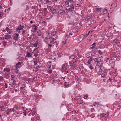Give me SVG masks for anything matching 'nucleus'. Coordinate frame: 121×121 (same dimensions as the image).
Masks as SVG:
<instances>
[{"mask_svg":"<svg viewBox=\"0 0 121 121\" xmlns=\"http://www.w3.org/2000/svg\"><path fill=\"white\" fill-rule=\"evenodd\" d=\"M105 32L106 35L108 37H109L112 35L113 34H110V32H109L108 30H107V31H105Z\"/></svg>","mask_w":121,"mask_h":121,"instance_id":"obj_4","label":"nucleus"},{"mask_svg":"<svg viewBox=\"0 0 121 121\" xmlns=\"http://www.w3.org/2000/svg\"><path fill=\"white\" fill-rule=\"evenodd\" d=\"M50 10L51 11H52V13H55L56 11V10L55 9H54L52 8L50 9Z\"/></svg>","mask_w":121,"mask_h":121,"instance_id":"obj_17","label":"nucleus"},{"mask_svg":"<svg viewBox=\"0 0 121 121\" xmlns=\"http://www.w3.org/2000/svg\"><path fill=\"white\" fill-rule=\"evenodd\" d=\"M38 54L37 52H36L35 53L34 55V56L35 57H36L38 55Z\"/></svg>","mask_w":121,"mask_h":121,"instance_id":"obj_36","label":"nucleus"},{"mask_svg":"<svg viewBox=\"0 0 121 121\" xmlns=\"http://www.w3.org/2000/svg\"><path fill=\"white\" fill-rule=\"evenodd\" d=\"M39 48V47H38V48H35L34 49V50H33V52H34V51H36V52H37L38 51L37 50V49H38Z\"/></svg>","mask_w":121,"mask_h":121,"instance_id":"obj_41","label":"nucleus"},{"mask_svg":"<svg viewBox=\"0 0 121 121\" xmlns=\"http://www.w3.org/2000/svg\"><path fill=\"white\" fill-rule=\"evenodd\" d=\"M32 35L33 36H35V32H33V33Z\"/></svg>","mask_w":121,"mask_h":121,"instance_id":"obj_56","label":"nucleus"},{"mask_svg":"<svg viewBox=\"0 0 121 121\" xmlns=\"http://www.w3.org/2000/svg\"><path fill=\"white\" fill-rule=\"evenodd\" d=\"M42 8H37V9L39 11H41L42 10H41V9Z\"/></svg>","mask_w":121,"mask_h":121,"instance_id":"obj_49","label":"nucleus"},{"mask_svg":"<svg viewBox=\"0 0 121 121\" xmlns=\"http://www.w3.org/2000/svg\"><path fill=\"white\" fill-rule=\"evenodd\" d=\"M95 105L97 104L98 106H99L100 105V104H99V102H95Z\"/></svg>","mask_w":121,"mask_h":121,"instance_id":"obj_37","label":"nucleus"},{"mask_svg":"<svg viewBox=\"0 0 121 121\" xmlns=\"http://www.w3.org/2000/svg\"><path fill=\"white\" fill-rule=\"evenodd\" d=\"M68 1V2L67 3H66V4L67 5H69V3H71L73 1V0H67Z\"/></svg>","mask_w":121,"mask_h":121,"instance_id":"obj_26","label":"nucleus"},{"mask_svg":"<svg viewBox=\"0 0 121 121\" xmlns=\"http://www.w3.org/2000/svg\"><path fill=\"white\" fill-rule=\"evenodd\" d=\"M82 102H77V104H82Z\"/></svg>","mask_w":121,"mask_h":121,"instance_id":"obj_53","label":"nucleus"},{"mask_svg":"<svg viewBox=\"0 0 121 121\" xmlns=\"http://www.w3.org/2000/svg\"><path fill=\"white\" fill-rule=\"evenodd\" d=\"M67 40L66 39H64V40L62 42V44L63 45L66 44L67 43Z\"/></svg>","mask_w":121,"mask_h":121,"instance_id":"obj_24","label":"nucleus"},{"mask_svg":"<svg viewBox=\"0 0 121 121\" xmlns=\"http://www.w3.org/2000/svg\"><path fill=\"white\" fill-rule=\"evenodd\" d=\"M5 88H7V84L6 83H5Z\"/></svg>","mask_w":121,"mask_h":121,"instance_id":"obj_63","label":"nucleus"},{"mask_svg":"<svg viewBox=\"0 0 121 121\" xmlns=\"http://www.w3.org/2000/svg\"><path fill=\"white\" fill-rule=\"evenodd\" d=\"M13 81V82L12 83V84L15 85L14 87L13 88L14 89H15V86H16V88H17V87H18V85L16 84V81H15L14 80H12Z\"/></svg>","mask_w":121,"mask_h":121,"instance_id":"obj_6","label":"nucleus"},{"mask_svg":"<svg viewBox=\"0 0 121 121\" xmlns=\"http://www.w3.org/2000/svg\"><path fill=\"white\" fill-rule=\"evenodd\" d=\"M47 12V9L46 8H45L43 9V13H45Z\"/></svg>","mask_w":121,"mask_h":121,"instance_id":"obj_28","label":"nucleus"},{"mask_svg":"<svg viewBox=\"0 0 121 121\" xmlns=\"http://www.w3.org/2000/svg\"><path fill=\"white\" fill-rule=\"evenodd\" d=\"M98 53L100 55H102L103 53V52L100 50H99L98 51Z\"/></svg>","mask_w":121,"mask_h":121,"instance_id":"obj_27","label":"nucleus"},{"mask_svg":"<svg viewBox=\"0 0 121 121\" xmlns=\"http://www.w3.org/2000/svg\"><path fill=\"white\" fill-rule=\"evenodd\" d=\"M22 109L24 111L23 113H24V115L26 116V112H27V111H26V108L25 107H22Z\"/></svg>","mask_w":121,"mask_h":121,"instance_id":"obj_11","label":"nucleus"},{"mask_svg":"<svg viewBox=\"0 0 121 121\" xmlns=\"http://www.w3.org/2000/svg\"><path fill=\"white\" fill-rule=\"evenodd\" d=\"M5 76H8V74L7 73H5Z\"/></svg>","mask_w":121,"mask_h":121,"instance_id":"obj_64","label":"nucleus"},{"mask_svg":"<svg viewBox=\"0 0 121 121\" xmlns=\"http://www.w3.org/2000/svg\"><path fill=\"white\" fill-rule=\"evenodd\" d=\"M19 27H21V29L22 30H23V29L24 28V26H21V25H20L19 26Z\"/></svg>","mask_w":121,"mask_h":121,"instance_id":"obj_35","label":"nucleus"},{"mask_svg":"<svg viewBox=\"0 0 121 121\" xmlns=\"http://www.w3.org/2000/svg\"><path fill=\"white\" fill-rule=\"evenodd\" d=\"M53 40H54V42H53V43H52V46L53 47H56L57 45L58 44V43L57 42H56V41L55 42H54V40H55V39H54H54H52Z\"/></svg>","mask_w":121,"mask_h":121,"instance_id":"obj_9","label":"nucleus"},{"mask_svg":"<svg viewBox=\"0 0 121 121\" xmlns=\"http://www.w3.org/2000/svg\"><path fill=\"white\" fill-rule=\"evenodd\" d=\"M76 65L75 64H74V65H72V68H73V69H74L75 67H76Z\"/></svg>","mask_w":121,"mask_h":121,"instance_id":"obj_43","label":"nucleus"},{"mask_svg":"<svg viewBox=\"0 0 121 121\" xmlns=\"http://www.w3.org/2000/svg\"><path fill=\"white\" fill-rule=\"evenodd\" d=\"M101 57L103 58L102 56L101 57H99L96 58H94V61L95 62H97V63L102 62L101 61Z\"/></svg>","mask_w":121,"mask_h":121,"instance_id":"obj_3","label":"nucleus"},{"mask_svg":"<svg viewBox=\"0 0 121 121\" xmlns=\"http://www.w3.org/2000/svg\"><path fill=\"white\" fill-rule=\"evenodd\" d=\"M39 44V43L38 41H36L35 43H34L33 44V46L35 47H37V45Z\"/></svg>","mask_w":121,"mask_h":121,"instance_id":"obj_19","label":"nucleus"},{"mask_svg":"<svg viewBox=\"0 0 121 121\" xmlns=\"http://www.w3.org/2000/svg\"><path fill=\"white\" fill-rule=\"evenodd\" d=\"M64 85L65 86V87L66 88H68L69 86H70L69 84H67V83L65 82L64 84Z\"/></svg>","mask_w":121,"mask_h":121,"instance_id":"obj_16","label":"nucleus"},{"mask_svg":"<svg viewBox=\"0 0 121 121\" xmlns=\"http://www.w3.org/2000/svg\"><path fill=\"white\" fill-rule=\"evenodd\" d=\"M18 69H17V68H16V69L15 70V73H18Z\"/></svg>","mask_w":121,"mask_h":121,"instance_id":"obj_45","label":"nucleus"},{"mask_svg":"<svg viewBox=\"0 0 121 121\" xmlns=\"http://www.w3.org/2000/svg\"><path fill=\"white\" fill-rule=\"evenodd\" d=\"M5 70L6 72H9L10 70V69L9 68H6L5 69Z\"/></svg>","mask_w":121,"mask_h":121,"instance_id":"obj_32","label":"nucleus"},{"mask_svg":"<svg viewBox=\"0 0 121 121\" xmlns=\"http://www.w3.org/2000/svg\"><path fill=\"white\" fill-rule=\"evenodd\" d=\"M1 109L2 111H4L6 110V109H7V110H8V108L7 107H6L5 106L4 107V106L2 107L1 108Z\"/></svg>","mask_w":121,"mask_h":121,"instance_id":"obj_13","label":"nucleus"},{"mask_svg":"<svg viewBox=\"0 0 121 121\" xmlns=\"http://www.w3.org/2000/svg\"><path fill=\"white\" fill-rule=\"evenodd\" d=\"M31 111L32 112V114L33 116H34L36 114V112L35 111L33 110V111H32V110H31Z\"/></svg>","mask_w":121,"mask_h":121,"instance_id":"obj_22","label":"nucleus"},{"mask_svg":"<svg viewBox=\"0 0 121 121\" xmlns=\"http://www.w3.org/2000/svg\"><path fill=\"white\" fill-rule=\"evenodd\" d=\"M3 78L2 76L0 77V81H2L3 80Z\"/></svg>","mask_w":121,"mask_h":121,"instance_id":"obj_44","label":"nucleus"},{"mask_svg":"<svg viewBox=\"0 0 121 121\" xmlns=\"http://www.w3.org/2000/svg\"><path fill=\"white\" fill-rule=\"evenodd\" d=\"M34 64L36 66V65H38V64L37 63V62L36 61H34Z\"/></svg>","mask_w":121,"mask_h":121,"instance_id":"obj_48","label":"nucleus"},{"mask_svg":"<svg viewBox=\"0 0 121 121\" xmlns=\"http://www.w3.org/2000/svg\"><path fill=\"white\" fill-rule=\"evenodd\" d=\"M7 42L5 41H3V46H5L7 43Z\"/></svg>","mask_w":121,"mask_h":121,"instance_id":"obj_30","label":"nucleus"},{"mask_svg":"<svg viewBox=\"0 0 121 121\" xmlns=\"http://www.w3.org/2000/svg\"><path fill=\"white\" fill-rule=\"evenodd\" d=\"M17 87V89H15V91L16 92H17V91H18V90H19V89H17V88H18V87ZM15 88H16V87H15Z\"/></svg>","mask_w":121,"mask_h":121,"instance_id":"obj_55","label":"nucleus"},{"mask_svg":"<svg viewBox=\"0 0 121 121\" xmlns=\"http://www.w3.org/2000/svg\"><path fill=\"white\" fill-rule=\"evenodd\" d=\"M93 31V30H91L88 31V34L90 33L91 32L92 33Z\"/></svg>","mask_w":121,"mask_h":121,"instance_id":"obj_60","label":"nucleus"},{"mask_svg":"<svg viewBox=\"0 0 121 121\" xmlns=\"http://www.w3.org/2000/svg\"><path fill=\"white\" fill-rule=\"evenodd\" d=\"M50 2L49 1V0H47L46 1V3L48 4L50 3Z\"/></svg>","mask_w":121,"mask_h":121,"instance_id":"obj_46","label":"nucleus"},{"mask_svg":"<svg viewBox=\"0 0 121 121\" xmlns=\"http://www.w3.org/2000/svg\"><path fill=\"white\" fill-rule=\"evenodd\" d=\"M70 8H69V10L70 11H72V9L74 8V6L72 5H71L70 6Z\"/></svg>","mask_w":121,"mask_h":121,"instance_id":"obj_18","label":"nucleus"},{"mask_svg":"<svg viewBox=\"0 0 121 121\" xmlns=\"http://www.w3.org/2000/svg\"><path fill=\"white\" fill-rule=\"evenodd\" d=\"M89 67L91 70H92L93 69V68L92 65L89 66Z\"/></svg>","mask_w":121,"mask_h":121,"instance_id":"obj_40","label":"nucleus"},{"mask_svg":"<svg viewBox=\"0 0 121 121\" xmlns=\"http://www.w3.org/2000/svg\"><path fill=\"white\" fill-rule=\"evenodd\" d=\"M100 74L101 75V76L102 77H105V76H104V75H103V74H102V73H100Z\"/></svg>","mask_w":121,"mask_h":121,"instance_id":"obj_59","label":"nucleus"},{"mask_svg":"<svg viewBox=\"0 0 121 121\" xmlns=\"http://www.w3.org/2000/svg\"><path fill=\"white\" fill-rule=\"evenodd\" d=\"M72 35V34L71 33H67L66 35V37H67V38H69Z\"/></svg>","mask_w":121,"mask_h":121,"instance_id":"obj_12","label":"nucleus"},{"mask_svg":"<svg viewBox=\"0 0 121 121\" xmlns=\"http://www.w3.org/2000/svg\"><path fill=\"white\" fill-rule=\"evenodd\" d=\"M73 63H75L77 61L76 59L75 58L74 59H73L72 60Z\"/></svg>","mask_w":121,"mask_h":121,"instance_id":"obj_38","label":"nucleus"},{"mask_svg":"<svg viewBox=\"0 0 121 121\" xmlns=\"http://www.w3.org/2000/svg\"><path fill=\"white\" fill-rule=\"evenodd\" d=\"M93 60H94V58H92V56H90V59L88 60L87 61L91 62Z\"/></svg>","mask_w":121,"mask_h":121,"instance_id":"obj_23","label":"nucleus"},{"mask_svg":"<svg viewBox=\"0 0 121 121\" xmlns=\"http://www.w3.org/2000/svg\"><path fill=\"white\" fill-rule=\"evenodd\" d=\"M54 39V38L53 37H49L47 39L48 41V42H50V44H48V48H51L52 46V43L54 42V40H53L52 39Z\"/></svg>","mask_w":121,"mask_h":121,"instance_id":"obj_1","label":"nucleus"},{"mask_svg":"<svg viewBox=\"0 0 121 121\" xmlns=\"http://www.w3.org/2000/svg\"><path fill=\"white\" fill-rule=\"evenodd\" d=\"M37 33L38 35V36H41V34L40 33H39V32H38V31H37Z\"/></svg>","mask_w":121,"mask_h":121,"instance_id":"obj_54","label":"nucleus"},{"mask_svg":"<svg viewBox=\"0 0 121 121\" xmlns=\"http://www.w3.org/2000/svg\"><path fill=\"white\" fill-rule=\"evenodd\" d=\"M32 55L30 53L28 52H27V55L26 56V57H32Z\"/></svg>","mask_w":121,"mask_h":121,"instance_id":"obj_21","label":"nucleus"},{"mask_svg":"<svg viewBox=\"0 0 121 121\" xmlns=\"http://www.w3.org/2000/svg\"><path fill=\"white\" fill-rule=\"evenodd\" d=\"M88 36V35H83V38L82 39V40H83L84 39L86 38Z\"/></svg>","mask_w":121,"mask_h":121,"instance_id":"obj_33","label":"nucleus"},{"mask_svg":"<svg viewBox=\"0 0 121 121\" xmlns=\"http://www.w3.org/2000/svg\"><path fill=\"white\" fill-rule=\"evenodd\" d=\"M21 64V62H18L15 65L16 68L18 69V68L20 66Z\"/></svg>","mask_w":121,"mask_h":121,"instance_id":"obj_10","label":"nucleus"},{"mask_svg":"<svg viewBox=\"0 0 121 121\" xmlns=\"http://www.w3.org/2000/svg\"><path fill=\"white\" fill-rule=\"evenodd\" d=\"M99 69L98 73H102L103 74V75L105 76L106 74V73L105 72V71L104 67H102V68H98Z\"/></svg>","mask_w":121,"mask_h":121,"instance_id":"obj_2","label":"nucleus"},{"mask_svg":"<svg viewBox=\"0 0 121 121\" xmlns=\"http://www.w3.org/2000/svg\"><path fill=\"white\" fill-rule=\"evenodd\" d=\"M101 9V8H96V10L97 11H100Z\"/></svg>","mask_w":121,"mask_h":121,"instance_id":"obj_47","label":"nucleus"},{"mask_svg":"<svg viewBox=\"0 0 121 121\" xmlns=\"http://www.w3.org/2000/svg\"><path fill=\"white\" fill-rule=\"evenodd\" d=\"M18 108V106L15 105V107L12 109V111L14 112H16Z\"/></svg>","mask_w":121,"mask_h":121,"instance_id":"obj_7","label":"nucleus"},{"mask_svg":"<svg viewBox=\"0 0 121 121\" xmlns=\"http://www.w3.org/2000/svg\"><path fill=\"white\" fill-rule=\"evenodd\" d=\"M31 80V79L30 78H28L27 79H26V82L27 83L29 82Z\"/></svg>","mask_w":121,"mask_h":121,"instance_id":"obj_25","label":"nucleus"},{"mask_svg":"<svg viewBox=\"0 0 121 121\" xmlns=\"http://www.w3.org/2000/svg\"><path fill=\"white\" fill-rule=\"evenodd\" d=\"M14 38L15 40V42L18 40V38L19 36L18 34H17V33H15L14 34Z\"/></svg>","mask_w":121,"mask_h":121,"instance_id":"obj_5","label":"nucleus"},{"mask_svg":"<svg viewBox=\"0 0 121 121\" xmlns=\"http://www.w3.org/2000/svg\"><path fill=\"white\" fill-rule=\"evenodd\" d=\"M91 52H92L93 53L95 54L96 53L95 50L94 49L92 50L91 51Z\"/></svg>","mask_w":121,"mask_h":121,"instance_id":"obj_31","label":"nucleus"},{"mask_svg":"<svg viewBox=\"0 0 121 121\" xmlns=\"http://www.w3.org/2000/svg\"><path fill=\"white\" fill-rule=\"evenodd\" d=\"M87 97L88 96H87V95H85L84 96V98L85 99H87Z\"/></svg>","mask_w":121,"mask_h":121,"instance_id":"obj_58","label":"nucleus"},{"mask_svg":"<svg viewBox=\"0 0 121 121\" xmlns=\"http://www.w3.org/2000/svg\"><path fill=\"white\" fill-rule=\"evenodd\" d=\"M62 69H63L65 70L66 69L67 67L65 66V64H63L62 65Z\"/></svg>","mask_w":121,"mask_h":121,"instance_id":"obj_15","label":"nucleus"},{"mask_svg":"<svg viewBox=\"0 0 121 121\" xmlns=\"http://www.w3.org/2000/svg\"><path fill=\"white\" fill-rule=\"evenodd\" d=\"M87 63H88V64H89V66H90L91 65V63H90L91 62H88V61H87Z\"/></svg>","mask_w":121,"mask_h":121,"instance_id":"obj_57","label":"nucleus"},{"mask_svg":"<svg viewBox=\"0 0 121 121\" xmlns=\"http://www.w3.org/2000/svg\"><path fill=\"white\" fill-rule=\"evenodd\" d=\"M15 77L13 75H12L11 76V80H14V78Z\"/></svg>","mask_w":121,"mask_h":121,"instance_id":"obj_29","label":"nucleus"},{"mask_svg":"<svg viewBox=\"0 0 121 121\" xmlns=\"http://www.w3.org/2000/svg\"><path fill=\"white\" fill-rule=\"evenodd\" d=\"M5 39H9L11 37V35H9L7 33L5 35Z\"/></svg>","mask_w":121,"mask_h":121,"instance_id":"obj_8","label":"nucleus"},{"mask_svg":"<svg viewBox=\"0 0 121 121\" xmlns=\"http://www.w3.org/2000/svg\"><path fill=\"white\" fill-rule=\"evenodd\" d=\"M21 27H17V30H21V28H20Z\"/></svg>","mask_w":121,"mask_h":121,"instance_id":"obj_50","label":"nucleus"},{"mask_svg":"<svg viewBox=\"0 0 121 121\" xmlns=\"http://www.w3.org/2000/svg\"><path fill=\"white\" fill-rule=\"evenodd\" d=\"M36 66L35 68V69H37V71H38V70L39 69L38 68H39V65H38V66Z\"/></svg>","mask_w":121,"mask_h":121,"instance_id":"obj_51","label":"nucleus"},{"mask_svg":"<svg viewBox=\"0 0 121 121\" xmlns=\"http://www.w3.org/2000/svg\"><path fill=\"white\" fill-rule=\"evenodd\" d=\"M95 47L94 46H92L90 47V49H94L95 48Z\"/></svg>","mask_w":121,"mask_h":121,"instance_id":"obj_42","label":"nucleus"},{"mask_svg":"<svg viewBox=\"0 0 121 121\" xmlns=\"http://www.w3.org/2000/svg\"><path fill=\"white\" fill-rule=\"evenodd\" d=\"M23 89V87H21L20 88V90L21 91H22V90Z\"/></svg>","mask_w":121,"mask_h":121,"instance_id":"obj_62","label":"nucleus"},{"mask_svg":"<svg viewBox=\"0 0 121 121\" xmlns=\"http://www.w3.org/2000/svg\"><path fill=\"white\" fill-rule=\"evenodd\" d=\"M25 32H26V31L25 30H23L22 31V34H24L25 33Z\"/></svg>","mask_w":121,"mask_h":121,"instance_id":"obj_52","label":"nucleus"},{"mask_svg":"<svg viewBox=\"0 0 121 121\" xmlns=\"http://www.w3.org/2000/svg\"><path fill=\"white\" fill-rule=\"evenodd\" d=\"M96 43H94L91 45V46H94V45H95V44H96Z\"/></svg>","mask_w":121,"mask_h":121,"instance_id":"obj_61","label":"nucleus"},{"mask_svg":"<svg viewBox=\"0 0 121 121\" xmlns=\"http://www.w3.org/2000/svg\"><path fill=\"white\" fill-rule=\"evenodd\" d=\"M33 27H35L33 29L34 30H37V28L38 27L37 26L35 25V24H34L33 25Z\"/></svg>","mask_w":121,"mask_h":121,"instance_id":"obj_20","label":"nucleus"},{"mask_svg":"<svg viewBox=\"0 0 121 121\" xmlns=\"http://www.w3.org/2000/svg\"><path fill=\"white\" fill-rule=\"evenodd\" d=\"M10 29L8 27H6L5 29V30L7 31V32L9 34L11 33V32L10 31Z\"/></svg>","mask_w":121,"mask_h":121,"instance_id":"obj_14","label":"nucleus"},{"mask_svg":"<svg viewBox=\"0 0 121 121\" xmlns=\"http://www.w3.org/2000/svg\"><path fill=\"white\" fill-rule=\"evenodd\" d=\"M76 56H71L70 57L72 59H74L75 58H76V59H77V58H76Z\"/></svg>","mask_w":121,"mask_h":121,"instance_id":"obj_34","label":"nucleus"},{"mask_svg":"<svg viewBox=\"0 0 121 121\" xmlns=\"http://www.w3.org/2000/svg\"><path fill=\"white\" fill-rule=\"evenodd\" d=\"M101 64H100V65L99 66V67H98V68H102V67H104V66H103V65H102V64H103V63L102 62H101Z\"/></svg>","mask_w":121,"mask_h":121,"instance_id":"obj_39","label":"nucleus"}]
</instances>
